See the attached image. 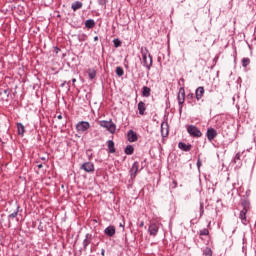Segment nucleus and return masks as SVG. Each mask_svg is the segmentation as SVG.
Returning <instances> with one entry per match:
<instances>
[{
	"mask_svg": "<svg viewBox=\"0 0 256 256\" xmlns=\"http://www.w3.org/2000/svg\"><path fill=\"white\" fill-rule=\"evenodd\" d=\"M85 27L87 29H93V27H95V20L93 19H88L85 21Z\"/></svg>",
	"mask_w": 256,
	"mask_h": 256,
	"instance_id": "obj_19",
	"label": "nucleus"
},
{
	"mask_svg": "<svg viewBox=\"0 0 256 256\" xmlns=\"http://www.w3.org/2000/svg\"><path fill=\"white\" fill-rule=\"evenodd\" d=\"M81 169H83V171L86 173H93V171H95V165H93L91 162H85L82 164Z\"/></svg>",
	"mask_w": 256,
	"mask_h": 256,
	"instance_id": "obj_6",
	"label": "nucleus"
},
{
	"mask_svg": "<svg viewBox=\"0 0 256 256\" xmlns=\"http://www.w3.org/2000/svg\"><path fill=\"white\" fill-rule=\"evenodd\" d=\"M72 83H77V79L73 78Z\"/></svg>",
	"mask_w": 256,
	"mask_h": 256,
	"instance_id": "obj_37",
	"label": "nucleus"
},
{
	"mask_svg": "<svg viewBox=\"0 0 256 256\" xmlns=\"http://www.w3.org/2000/svg\"><path fill=\"white\" fill-rule=\"evenodd\" d=\"M145 103L143 102H139L138 103V111L140 113V115H145Z\"/></svg>",
	"mask_w": 256,
	"mask_h": 256,
	"instance_id": "obj_22",
	"label": "nucleus"
},
{
	"mask_svg": "<svg viewBox=\"0 0 256 256\" xmlns=\"http://www.w3.org/2000/svg\"><path fill=\"white\" fill-rule=\"evenodd\" d=\"M119 227H122L123 231L125 230V222H120Z\"/></svg>",
	"mask_w": 256,
	"mask_h": 256,
	"instance_id": "obj_33",
	"label": "nucleus"
},
{
	"mask_svg": "<svg viewBox=\"0 0 256 256\" xmlns=\"http://www.w3.org/2000/svg\"><path fill=\"white\" fill-rule=\"evenodd\" d=\"M200 235H204V236L209 235V229L204 228V229L200 230Z\"/></svg>",
	"mask_w": 256,
	"mask_h": 256,
	"instance_id": "obj_30",
	"label": "nucleus"
},
{
	"mask_svg": "<svg viewBox=\"0 0 256 256\" xmlns=\"http://www.w3.org/2000/svg\"><path fill=\"white\" fill-rule=\"evenodd\" d=\"M92 235L91 234H86L85 239L83 240V247L84 249H87V247H89L90 243H91V239H92Z\"/></svg>",
	"mask_w": 256,
	"mask_h": 256,
	"instance_id": "obj_15",
	"label": "nucleus"
},
{
	"mask_svg": "<svg viewBox=\"0 0 256 256\" xmlns=\"http://www.w3.org/2000/svg\"><path fill=\"white\" fill-rule=\"evenodd\" d=\"M104 233L108 237H113V235H115V226H108L105 228Z\"/></svg>",
	"mask_w": 256,
	"mask_h": 256,
	"instance_id": "obj_13",
	"label": "nucleus"
},
{
	"mask_svg": "<svg viewBox=\"0 0 256 256\" xmlns=\"http://www.w3.org/2000/svg\"><path fill=\"white\" fill-rule=\"evenodd\" d=\"M142 97H151V88L144 86L142 88Z\"/></svg>",
	"mask_w": 256,
	"mask_h": 256,
	"instance_id": "obj_18",
	"label": "nucleus"
},
{
	"mask_svg": "<svg viewBox=\"0 0 256 256\" xmlns=\"http://www.w3.org/2000/svg\"><path fill=\"white\" fill-rule=\"evenodd\" d=\"M42 161H45V157L42 158Z\"/></svg>",
	"mask_w": 256,
	"mask_h": 256,
	"instance_id": "obj_43",
	"label": "nucleus"
},
{
	"mask_svg": "<svg viewBox=\"0 0 256 256\" xmlns=\"http://www.w3.org/2000/svg\"><path fill=\"white\" fill-rule=\"evenodd\" d=\"M91 128V124L87 121H80L76 124V129L79 133H85V131H89Z\"/></svg>",
	"mask_w": 256,
	"mask_h": 256,
	"instance_id": "obj_4",
	"label": "nucleus"
},
{
	"mask_svg": "<svg viewBox=\"0 0 256 256\" xmlns=\"http://www.w3.org/2000/svg\"><path fill=\"white\" fill-rule=\"evenodd\" d=\"M203 204H200V215H203Z\"/></svg>",
	"mask_w": 256,
	"mask_h": 256,
	"instance_id": "obj_34",
	"label": "nucleus"
},
{
	"mask_svg": "<svg viewBox=\"0 0 256 256\" xmlns=\"http://www.w3.org/2000/svg\"><path fill=\"white\" fill-rule=\"evenodd\" d=\"M58 119H63V116L62 115H58Z\"/></svg>",
	"mask_w": 256,
	"mask_h": 256,
	"instance_id": "obj_40",
	"label": "nucleus"
},
{
	"mask_svg": "<svg viewBox=\"0 0 256 256\" xmlns=\"http://www.w3.org/2000/svg\"><path fill=\"white\" fill-rule=\"evenodd\" d=\"M127 1H131V0H127Z\"/></svg>",
	"mask_w": 256,
	"mask_h": 256,
	"instance_id": "obj_45",
	"label": "nucleus"
},
{
	"mask_svg": "<svg viewBox=\"0 0 256 256\" xmlns=\"http://www.w3.org/2000/svg\"><path fill=\"white\" fill-rule=\"evenodd\" d=\"M94 41H99V36H95Z\"/></svg>",
	"mask_w": 256,
	"mask_h": 256,
	"instance_id": "obj_36",
	"label": "nucleus"
},
{
	"mask_svg": "<svg viewBox=\"0 0 256 256\" xmlns=\"http://www.w3.org/2000/svg\"><path fill=\"white\" fill-rule=\"evenodd\" d=\"M38 169H43V164H38Z\"/></svg>",
	"mask_w": 256,
	"mask_h": 256,
	"instance_id": "obj_35",
	"label": "nucleus"
},
{
	"mask_svg": "<svg viewBox=\"0 0 256 256\" xmlns=\"http://www.w3.org/2000/svg\"><path fill=\"white\" fill-rule=\"evenodd\" d=\"M105 254V252L104 251H102V255H104Z\"/></svg>",
	"mask_w": 256,
	"mask_h": 256,
	"instance_id": "obj_44",
	"label": "nucleus"
},
{
	"mask_svg": "<svg viewBox=\"0 0 256 256\" xmlns=\"http://www.w3.org/2000/svg\"><path fill=\"white\" fill-rule=\"evenodd\" d=\"M173 184H174V188L177 187V182L176 181H173Z\"/></svg>",
	"mask_w": 256,
	"mask_h": 256,
	"instance_id": "obj_39",
	"label": "nucleus"
},
{
	"mask_svg": "<svg viewBox=\"0 0 256 256\" xmlns=\"http://www.w3.org/2000/svg\"><path fill=\"white\" fill-rule=\"evenodd\" d=\"M145 225V223L141 222L140 223V227H143Z\"/></svg>",
	"mask_w": 256,
	"mask_h": 256,
	"instance_id": "obj_41",
	"label": "nucleus"
},
{
	"mask_svg": "<svg viewBox=\"0 0 256 256\" xmlns=\"http://www.w3.org/2000/svg\"><path fill=\"white\" fill-rule=\"evenodd\" d=\"M185 103V88H180L178 93V104L183 105Z\"/></svg>",
	"mask_w": 256,
	"mask_h": 256,
	"instance_id": "obj_10",
	"label": "nucleus"
},
{
	"mask_svg": "<svg viewBox=\"0 0 256 256\" xmlns=\"http://www.w3.org/2000/svg\"><path fill=\"white\" fill-rule=\"evenodd\" d=\"M243 209L240 211L239 219L243 225H247L249 221H247V212L249 211V202H242Z\"/></svg>",
	"mask_w": 256,
	"mask_h": 256,
	"instance_id": "obj_2",
	"label": "nucleus"
},
{
	"mask_svg": "<svg viewBox=\"0 0 256 256\" xmlns=\"http://www.w3.org/2000/svg\"><path fill=\"white\" fill-rule=\"evenodd\" d=\"M137 173H139V162H134L130 169V175L132 179H135V177H137Z\"/></svg>",
	"mask_w": 256,
	"mask_h": 256,
	"instance_id": "obj_8",
	"label": "nucleus"
},
{
	"mask_svg": "<svg viewBox=\"0 0 256 256\" xmlns=\"http://www.w3.org/2000/svg\"><path fill=\"white\" fill-rule=\"evenodd\" d=\"M249 63H251V60L249 58L242 59V67H247Z\"/></svg>",
	"mask_w": 256,
	"mask_h": 256,
	"instance_id": "obj_28",
	"label": "nucleus"
},
{
	"mask_svg": "<svg viewBox=\"0 0 256 256\" xmlns=\"http://www.w3.org/2000/svg\"><path fill=\"white\" fill-rule=\"evenodd\" d=\"M82 8H83V2H80V1H75L71 5V9L73 11H79V9H82Z\"/></svg>",
	"mask_w": 256,
	"mask_h": 256,
	"instance_id": "obj_14",
	"label": "nucleus"
},
{
	"mask_svg": "<svg viewBox=\"0 0 256 256\" xmlns=\"http://www.w3.org/2000/svg\"><path fill=\"white\" fill-rule=\"evenodd\" d=\"M17 129H18V135H21V137H23V135H25V126L22 123H18Z\"/></svg>",
	"mask_w": 256,
	"mask_h": 256,
	"instance_id": "obj_20",
	"label": "nucleus"
},
{
	"mask_svg": "<svg viewBox=\"0 0 256 256\" xmlns=\"http://www.w3.org/2000/svg\"><path fill=\"white\" fill-rule=\"evenodd\" d=\"M206 136L208 141H213V139H215V137H217V130H215L214 128H208L207 132H206Z\"/></svg>",
	"mask_w": 256,
	"mask_h": 256,
	"instance_id": "obj_9",
	"label": "nucleus"
},
{
	"mask_svg": "<svg viewBox=\"0 0 256 256\" xmlns=\"http://www.w3.org/2000/svg\"><path fill=\"white\" fill-rule=\"evenodd\" d=\"M19 209H20V207L17 206L16 211H14L13 213L9 214V216H8L9 219H15V217H17V215H19Z\"/></svg>",
	"mask_w": 256,
	"mask_h": 256,
	"instance_id": "obj_26",
	"label": "nucleus"
},
{
	"mask_svg": "<svg viewBox=\"0 0 256 256\" xmlns=\"http://www.w3.org/2000/svg\"><path fill=\"white\" fill-rule=\"evenodd\" d=\"M124 73H125V71H123V68L122 67H116V75L118 76V77H123V75H124Z\"/></svg>",
	"mask_w": 256,
	"mask_h": 256,
	"instance_id": "obj_25",
	"label": "nucleus"
},
{
	"mask_svg": "<svg viewBox=\"0 0 256 256\" xmlns=\"http://www.w3.org/2000/svg\"><path fill=\"white\" fill-rule=\"evenodd\" d=\"M140 53L142 55L143 67L150 71L151 67H153V57L151 56V53H149V49L142 46L140 48Z\"/></svg>",
	"mask_w": 256,
	"mask_h": 256,
	"instance_id": "obj_1",
	"label": "nucleus"
},
{
	"mask_svg": "<svg viewBox=\"0 0 256 256\" xmlns=\"http://www.w3.org/2000/svg\"><path fill=\"white\" fill-rule=\"evenodd\" d=\"M148 232L149 235H151L152 237L157 236V233H159V226L157 225V223L150 224Z\"/></svg>",
	"mask_w": 256,
	"mask_h": 256,
	"instance_id": "obj_7",
	"label": "nucleus"
},
{
	"mask_svg": "<svg viewBox=\"0 0 256 256\" xmlns=\"http://www.w3.org/2000/svg\"><path fill=\"white\" fill-rule=\"evenodd\" d=\"M241 159V153H237L234 157V161L235 163H237V161H239Z\"/></svg>",
	"mask_w": 256,
	"mask_h": 256,
	"instance_id": "obj_32",
	"label": "nucleus"
},
{
	"mask_svg": "<svg viewBox=\"0 0 256 256\" xmlns=\"http://www.w3.org/2000/svg\"><path fill=\"white\" fill-rule=\"evenodd\" d=\"M108 0H98V4L101 5L102 7H105L107 5Z\"/></svg>",
	"mask_w": 256,
	"mask_h": 256,
	"instance_id": "obj_31",
	"label": "nucleus"
},
{
	"mask_svg": "<svg viewBox=\"0 0 256 256\" xmlns=\"http://www.w3.org/2000/svg\"><path fill=\"white\" fill-rule=\"evenodd\" d=\"M161 135L162 137H167V135H169V126L167 124L161 125Z\"/></svg>",
	"mask_w": 256,
	"mask_h": 256,
	"instance_id": "obj_16",
	"label": "nucleus"
},
{
	"mask_svg": "<svg viewBox=\"0 0 256 256\" xmlns=\"http://www.w3.org/2000/svg\"><path fill=\"white\" fill-rule=\"evenodd\" d=\"M178 147L181 149V151H189L192 149L191 144H185L184 142H179Z\"/></svg>",
	"mask_w": 256,
	"mask_h": 256,
	"instance_id": "obj_17",
	"label": "nucleus"
},
{
	"mask_svg": "<svg viewBox=\"0 0 256 256\" xmlns=\"http://www.w3.org/2000/svg\"><path fill=\"white\" fill-rule=\"evenodd\" d=\"M133 151H135V148H133V146L128 145L125 148V153L126 155H133Z\"/></svg>",
	"mask_w": 256,
	"mask_h": 256,
	"instance_id": "obj_24",
	"label": "nucleus"
},
{
	"mask_svg": "<svg viewBox=\"0 0 256 256\" xmlns=\"http://www.w3.org/2000/svg\"><path fill=\"white\" fill-rule=\"evenodd\" d=\"M113 43L115 47H121V40H119L118 38L114 39Z\"/></svg>",
	"mask_w": 256,
	"mask_h": 256,
	"instance_id": "obj_29",
	"label": "nucleus"
},
{
	"mask_svg": "<svg viewBox=\"0 0 256 256\" xmlns=\"http://www.w3.org/2000/svg\"><path fill=\"white\" fill-rule=\"evenodd\" d=\"M127 137H128V141L130 143H135V141H137V139H138L137 133L133 130L128 131Z\"/></svg>",
	"mask_w": 256,
	"mask_h": 256,
	"instance_id": "obj_11",
	"label": "nucleus"
},
{
	"mask_svg": "<svg viewBox=\"0 0 256 256\" xmlns=\"http://www.w3.org/2000/svg\"><path fill=\"white\" fill-rule=\"evenodd\" d=\"M198 167H200L199 161L197 162Z\"/></svg>",
	"mask_w": 256,
	"mask_h": 256,
	"instance_id": "obj_42",
	"label": "nucleus"
},
{
	"mask_svg": "<svg viewBox=\"0 0 256 256\" xmlns=\"http://www.w3.org/2000/svg\"><path fill=\"white\" fill-rule=\"evenodd\" d=\"M99 125L100 127H104V129H107L109 133H115V131L117 130V126L111 120L110 121L101 120L99 121Z\"/></svg>",
	"mask_w": 256,
	"mask_h": 256,
	"instance_id": "obj_3",
	"label": "nucleus"
},
{
	"mask_svg": "<svg viewBox=\"0 0 256 256\" xmlns=\"http://www.w3.org/2000/svg\"><path fill=\"white\" fill-rule=\"evenodd\" d=\"M187 132L189 133V135H191V137H201L203 135V133H201L197 129V126H195V125H189L187 127Z\"/></svg>",
	"mask_w": 256,
	"mask_h": 256,
	"instance_id": "obj_5",
	"label": "nucleus"
},
{
	"mask_svg": "<svg viewBox=\"0 0 256 256\" xmlns=\"http://www.w3.org/2000/svg\"><path fill=\"white\" fill-rule=\"evenodd\" d=\"M88 77L89 79H91V81H93V79H95V77H97V71L95 69H88Z\"/></svg>",
	"mask_w": 256,
	"mask_h": 256,
	"instance_id": "obj_21",
	"label": "nucleus"
},
{
	"mask_svg": "<svg viewBox=\"0 0 256 256\" xmlns=\"http://www.w3.org/2000/svg\"><path fill=\"white\" fill-rule=\"evenodd\" d=\"M4 93H5L6 95H9V91H8V90H4Z\"/></svg>",
	"mask_w": 256,
	"mask_h": 256,
	"instance_id": "obj_38",
	"label": "nucleus"
},
{
	"mask_svg": "<svg viewBox=\"0 0 256 256\" xmlns=\"http://www.w3.org/2000/svg\"><path fill=\"white\" fill-rule=\"evenodd\" d=\"M109 153H115V142L113 140L108 141Z\"/></svg>",
	"mask_w": 256,
	"mask_h": 256,
	"instance_id": "obj_23",
	"label": "nucleus"
},
{
	"mask_svg": "<svg viewBox=\"0 0 256 256\" xmlns=\"http://www.w3.org/2000/svg\"><path fill=\"white\" fill-rule=\"evenodd\" d=\"M203 255L205 256H213V251L211 250V248L206 247L203 251Z\"/></svg>",
	"mask_w": 256,
	"mask_h": 256,
	"instance_id": "obj_27",
	"label": "nucleus"
},
{
	"mask_svg": "<svg viewBox=\"0 0 256 256\" xmlns=\"http://www.w3.org/2000/svg\"><path fill=\"white\" fill-rule=\"evenodd\" d=\"M204 94H205V88H203L201 86L198 87L195 92L197 101H199L203 97Z\"/></svg>",
	"mask_w": 256,
	"mask_h": 256,
	"instance_id": "obj_12",
	"label": "nucleus"
}]
</instances>
